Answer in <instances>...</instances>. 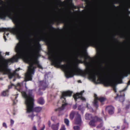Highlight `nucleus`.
<instances>
[{
  "instance_id": "nucleus-1",
  "label": "nucleus",
  "mask_w": 130,
  "mask_h": 130,
  "mask_svg": "<svg viewBox=\"0 0 130 130\" xmlns=\"http://www.w3.org/2000/svg\"><path fill=\"white\" fill-rule=\"evenodd\" d=\"M26 63L29 64L28 67L27 71L25 74V78L22 83H18L16 85L11 84V85L8 86V89L11 88L12 86H14V88L20 92H22V94L23 97L25 99V103L26 106L27 112L35 111L39 112L42 110V108L40 107H36L34 108V96L32 92V90H29L26 92L22 91V86L24 85L26 86V82L28 80H31L32 79V75L34 74L35 70L37 66L39 68L42 69V66L39 64L38 59H25Z\"/></svg>"
},
{
  "instance_id": "nucleus-2",
  "label": "nucleus",
  "mask_w": 130,
  "mask_h": 130,
  "mask_svg": "<svg viewBox=\"0 0 130 130\" xmlns=\"http://www.w3.org/2000/svg\"><path fill=\"white\" fill-rule=\"evenodd\" d=\"M80 59L79 63H83L86 70L82 71L80 73L83 76L87 75L89 78L96 84H98V60L92 58L89 56H86L83 54H78Z\"/></svg>"
},
{
  "instance_id": "nucleus-3",
  "label": "nucleus",
  "mask_w": 130,
  "mask_h": 130,
  "mask_svg": "<svg viewBox=\"0 0 130 130\" xmlns=\"http://www.w3.org/2000/svg\"><path fill=\"white\" fill-rule=\"evenodd\" d=\"M85 41L83 43L84 46L85 48H87L89 45L90 43H92L96 50V55H98V34H92L91 35L86 36L85 38Z\"/></svg>"
},
{
  "instance_id": "nucleus-4",
  "label": "nucleus",
  "mask_w": 130,
  "mask_h": 130,
  "mask_svg": "<svg viewBox=\"0 0 130 130\" xmlns=\"http://www.w3.org/2000/svg\"><path fill=\"white\" fill-rule=\"evenodd\" d=\"M63 70L65 75L67 78L73 77L76 73L77 68L75 65L72 66L69 64L62 65L61 66Z\"/></svg>"
},
{
  "instance_id": "nucleus-5",
  "label": "nucleus",
  "mask_w": 130,
  "mask_h": 130,
  "mask_svg": "<svg viewBox=\"0 0 130 130\" xmlns=\"http://www.w3.org/2000/svg\"><path fill=\"white\" fill-rule=\"evenodd\" d=\"M14 12V9L12 7H10L6 10L3 8L2 9L1 11H0V18L4 19L7 16H11Z\"/></svg>"
},
{
  "instance_id": "nucleus-6",
  "label": "nucleus",
  "mask_w": 130,
  "mask_h": 130,
  "mask_svg": "<svg viewBox=\"0 0 130 130\" xmlns=\"http://www.w3.org/2000/svg\"><path fill=\"white\" fill-rule=\"evenodd\" d=\"M72 93V92L69 91H64L62 92L61 99L62 100L63 102L64 103L63 104L61 107L59 108L58 109L56 110H57L61 111L64 109L65 106L67 104L65 102L66 101L65 98L67 96H71Z\"/></svg>"
},
{
  "instance_id": "nucleus-7",
  "label": "nucleus",
  "mask_w": 130,
  "mask_h": 130,
  "mask_svg": "<svg viewBox=\"0 0 130 130\" xmlns=\"http://www.w3.org/2000/svg\"><path fill=\"white\" fill-rule=\"evenodd\" d=\"M50 59L53 62V64L56 66H59L63 59L61 58L57 57H55L53 55L49 57Z\"/></svg>"
},
{
  "instance_id": "nucleus-8",
  "label": "nucleus",
  "mask_w": 130,
  "mask_h": 130,
  "mask_svg": "<svg viewBox=\"0 0 130 130\" xmlns=\"http://www.w3.org/2000/svg\"><path fill=\"white\" fill-rule=\"evenodd\" d=\"M45 79L43 80L40 82V88L41 89L44 90L49 85L47 79L48 76L47 74H45L44 76Z\"/></svg>"
},
{
  "instance_id": "nucleus-9",
  "label": "nucleus",
  "mask_w": 130,
  "mask_h": 130,
  "mask_svg": "<svg viewBox=\"0 0 130 130\" xmlns=\"http://www.w3.org/2000/svg\"><path fill=\"white\" fill-rule=\"evenodd\" d=\"M101 77V79L103 81L105 85L108 86L112 84V81L107 78V76L105 74H103Z\"/></svg>"
},
{
  "instance_id": "nucleus-10",
  "label": "nucleus",
  "mask_w": 130,
  "mask_h": 130,
  "mask_svg": "<svg viewBox=\"0 0 130 130\" xmlns=\"http://www.w3.org/2000/svg\"><path fill=\"white\" fill-rule=\"evenodd\" d=\"M84 92V91L83 90L81 91L80 93H77L74 95L73 97L76 102L79 99L83 101H85V99L82 96V94Z\"/></svg>"
},
{
  "instance_id": "nucleus-11",
  "label": "nucleus",
  "mask_w": 130,
  "mask_h": 130,
  "mask_svg": "<svg viewBox=\"0 0 130 130\" xmlns=\"http://www.w3.org/2000/svg\"><path fill=\"white\" fill-rule=\"evenodd\" d=\"M75 123L76 124L78 125H80L82 123L80 116L78 113H77L75 117Z\"/></svg>"
},
{
  "instance_id": "nucleus-12",
  "label": "nucleus",
  "mask_w": 130,
  "mask_h": 130,
  "mask_svg": "<svg viewBox=\"0 0 130 130\" xmlns=\"http://www.w3.org/2000/svg\"><path fill=\"white\" fill-rule=\"evenodd\" d=\"M97 121L98 117L97 116L95 117L92 119V120L89 122V124L90 126L94 127L96 125V122Z\"/></svg>"
},
{
  "instance_id": "nucleus-13",
  "label": "nucleus",
  "mask_w": 130,
  "mask_h": 130,
  "mask_svg": "<svg viewBox=\"0 0 130 130\" xmlns=\"http://www.w3.org/2000/svg\"><path fill=\"white\" fill-rule=\"evenodd\" d=\"M106 110L109 113L110 115H112L114 113V108L112 106H109L106 107Z\"/></svg>"
},
{
  "instance_id": "nucleus-14",
  "label": "nucleus",
  "mask_w": 130,
  "mask_h": 130,
  "mask_svg": "<svg viewBox=\"0 0 130 130\" xmlns=\"http://www.w3.org/2000/svg\"><path fill=\"white\" fill-rule=\"evenodd\" d=\"M94 99L93 104L94 107L97 108L98 107V97L97 95L96 94H94Z\"/></svg>"
},
{
  "instance_id": "nucleus-15",
  "label": "nucleus",
  "mask_w": 130,
  "mask_h": 130,
  "mask_svg": "<svg viewBox=\"0 0 130 130\" xmlns=\"http://www.w3.org/2000/svg\"><path fill=\"white\" fill-rule=\"evenodd\" d=\"M99 27H98V81L100 80L101 79V77L99 74Z\"/></svg>"
},
{
  "instance_id": "nucleus-16",
  "label": "nucleus",
  "mask_w": 130,
  "mask_h": 130,
  "mask_svg": "<svg viewBox=\"0 0 130 130\" xmlns=\"http://www.w3.org/2000/svg\"><path fill=\"white\" fill-rule=\"evenodd\" d=\"M91 9L92 10H94L96 8V10H97L98 8V5L97 2H96V4L95 5V3L93 2L92 3V4L91 5Z\"/></svg>"
},
{
  "instance_id": "nucleus-17",
  "label": "nucleus",
  "mask_w": 130,
  "mask_h": 130,
  "mask_svg": "<svg viewBox=\"0 0 130 130\" xmlns=\"http://www.w3.org/2000/svg\"><path fill=\"white\" fill-rule=\"evenodd\" d=\"M39 34L40 36V40L43 41L46 40V37L45 36V33H43L44 35H42L40 32L39 33Z\"/></svg>"
},
{
  "instance_id": "nucleus-18",
  "label": "nucleus",
  "mask_w": 130,
  "mask_h": 130,
  "mask_svg": "<svg viewBox=\"0 0 130 130\" xmlns=\"http://www.w3.org/2000/svg\"><path fill=\"white\" fill-rule=\"evenodd\" d=\"M59 125V123H57L56 124H53L51 126V128L53 130H58Z\"/></svg>"
},
{
  "instance_id": "nucleus-19",
  "label": "nucleus",
  "mask_w": 130,
  "mask_h": 130,
  "mask_svg": "<svg viewBox=\"0 0 130 130\" xmlns=\"http://www.w3.org/2000/svg\"><path fill=\"white\" fill-rule=\"evenodd\" d=\"M98 124H99L98 127H101L103 125V121L102 119L101 118H98Z\"/></svg>"
},
{
  "instance_id": "nucleus-20",
  "label": "nucleus",
  "mask_w": 130,
  "mask_h": 130,
  "mask_svg": "<svg viewBox=\"0 0 130 130\" xmlns=\"http://www.w3.org/2000/svg\"><path fill=\"white\" fill-rule=\"evenodd\" d=\"M85 118L86 120H90L92 118V116L91 114H86L85 116Z\"/></svg>"
},
{
  "instance_id": "nucleus-21",
  "label": "nucleus",
  "mask_w": 130,
  "mask_h": 130,
  "mask_svg": "<svg viewBox=\"0 0 130 130\" xmlns=\"http://www.w3.org/2000/svg\"><path fill=\"white\" fill-rule=\"evenodd\" d=\"M99 100L100 102L103 104V103L106 100V99L105 97H101L99 99L98 98V100Z\"/></svg>"
},
{
  "instance_id": "nucleus-22",
  "label": "nucleus",
  "mask_w": 130,
  "mask_h": 130,
  "mask_svg": "<svg viewBox=\"0 0 130 130\" xmlns=\"http://www.w3.org/2000/svg\"><path fill=\"white\" fill-rule=\"evenodd\" d=\"M8 90H7L6 91H3L1 93V95L3 96H7L8 95Z\"/></svg>"
},
{
  "instance_id": "nucleus-23",
  "label": "nucleus",
  "mask_w": 130,
  "mask_h": 130,
  "mask_svg": "<svg viewBox=\"0 0 130 130\" xmlns=\"http://www.w3.org/2000/svg\"><path fill=\"white\" fill-rule=\"evenodd\" d=\"M18 94H17L15 95H14L12 97L13 98H14V99L13 100V105H15L17 102V100H16V99L18 97Z\"/></svg>"
},
{
  "instance_id": "nucleus-24",
  "label": "nucleus",
  "mask_w": 130,
  "mask_h": 130,
  "mask_svg": "<svg viewBox=\"0 0 130 130\" xmlns=\"http://www.w3.org/2000/svg\"><path fill=\"white\" fill-rule=\"evenodd\" d=\"M38 102L40 104L42 105L44 103V101L43 99L42 98H40L38 100Z\"/></svg>"
},
{
  "instance_id": "nucleus-25",
  "label": "nucleus",
  "mask_w": 130,
  "mask_h": 130,
  "mask_svg": "<svg viewBox=\"0 0 130 130\" xmlns=\"http://www.w3.org/2000/svg\"><path fill=\"white\" fill-rule=\"evenodd\" d=\"M116 98V99L118 98L119 101L121 102H123L124 100V97L122 96L121 95L120 96V97H118V95L117 97Z\"/></svg>"
},
{
  "instance_id": "nucleus-26",
  "label": "nucleus",
  "mask_w": 130,
  "mask_h": 130,
  "mask_svg": "<svg viewBox=\"0 0 130 130\" xmlns=\"http://www.w3.org/2000/svg\"><path fill=\"white\" fill-rule=\"evenodd\" d=\"M18 17L16 16L13 17V20L15 23H17L18 21Z\"/></svg>"
},
{
  "instance_id": "nucleus-27",
  "label": "nucleus",
  "mask_w": 130,
  "mask_h": 130,
  "mask_svg": "<svg viewBox=\"0 0 130 130\" xmlns=\"http://www.w3.org/2000/svg\"><path fill=\"white\" fill-rule=\"evenodd\" d=\"M75 112L74 111H72L70 115V119L72 120L74 118V116Z\"/></svg>"
},
{
  "instance_id": "nucleus-28",
  "label": "nucleus",
  "mask_w": 130,
  "mask_h": 130,
  "mask_svg": "<svg viewBox=\"0 0 130 130\" xmlns=\"http://www.w3.org/2000/svg\"><path fill=\"white\" fill-rule=\"evenodd\" d=\"M69 121L67 119H64V122L67 126L69 125Z\"/></svg>"
},
{
  "instance_id": "nucleus-29",
  "label": "nucleus",
  "mask_w": 130,
  "mask_h": 130,
  "mask_svg": "<svg viewBox=\"0 0 130 130\" xmlns=\"http://www.w3.org/2000/svg\"><path fill=\"white\" fill-rule=\"evenodd\" d=\"M74 130H80V127L77 126H74L73 127Z\"/></svg>"
},
{
  "instance_id": "nucleus-30",
  "label": "nucleus",
  "mask_w": 130,
  "mask_h": 130,
  "mask_svg": "<svg viewBox=\"0 0 130 130\" xmlns=\"http://www.w3.org/2000/svg\"><path fill=\"white\" fill-rule=\"evenodd\" d=\"M116 76L117 79H119L121 77V74H117L116 75Z\"/></svg>"
},
{
  "instance_id": "nucleus-31",
  "label": "nucleus",
  "mask_w": 130,
  "mask_h": 130,
  "mask_svg": "<svg viewBox=\"0 0 130 130\" xmlns=\"http://www.w3.org/2000/svg\"><path fill=\"white\" fill-rule=\"evenodd\" d=\"M58 18L59 20H60L62 23L65 22V20L63 18H62L60 17H58Z\"/></svg>"
},
{
  "instance_id": "nucleus-32",
  "label": "nucleus",
  "mask_w": 130,
  "mask_h": 130,
  "mask_svg": "<svg viewBox=\"0 0 130 130\" xmlns=\"http://www.w3.org/2000/svg\"><path fill=\"white\" fill-rule=\"evenodd\" d=\"M35 116V115H34L33 113H32L31 115H29L28 117L30 118H31V120L32 121L33 120V118Z\"/></svg>"
},
{
  "instance_id": "nucleus-33",
  "label": "nucleus",
  "mask_w": 130,
  "mask_h": 130,
  "mask_svg": "<svg viewBox=\"0 0 130 130\" xmlns=\"http://www.w3.org/2000/svg\"><path fill=\"white\" fill-rule=\"evenodd\" d=\"M66 128L64 125H62L61 128L60 130H66Z\"/></svg>"
},
{
  "instance_id": "nucleus-34",
  "label": "nucleus",
  "mask_w": 130,
  "mask_h": 130,
  "mask_svg": "<svg viewBox=\"0 0 130 130\" xmlns=\"http://www.w3.org/2000/svg\"><path fill=\"white\" fill-rule=\"evenodd\" d=\"M3 126L5 128H7V127L6 123L5 122H3L2 124Z\"/></svg>"
},
{
  "instance_id": "nucleus-35",
  "label": "nucleus",
  "mask_w": 130,
  "mask_h": 130,
  "mask_svg": "<svg viewBox=\"0 0 130 130\" xmlns=\"http://www.w3.org/2000/svg\"><path fill=\"white\" fill-rule=\"evenodd\" d=\"M10 125L11 127H12L14 124V121L13 120H12V119H10Z\"/></svg>"
},
{
  "instance_id": "nucleus-36",
  "label": "nucleus",
  "mask_w": 130,
  "mask_h": 130,
  "mask_svg": "<svg viewBox=\"0 0 130 130\" xmlns=\"http://www.w3.org/2000/svg\"><path fill=\"white\" fill-rule=\"evenodd\" d=\"M32 130H37L36 127L35 125L33 126L32 127Z\"/></svg>"
},
{
  "instance_id": "nucleus-37",
  "label": "nucleus",
  "mask_w": 130,
  "mask_h": 130,
  "mask_svg": "<svg viewBox=\"0 0 130 130\" xmlns=\"http://www.w3.org/2000/svg\"><path fill=\"white\" fill-rule=\"evenodd\" d=\"M77 107V106L76 105V104L75 105L73 106V109H75Z\"/></svg>"
},
{
  "instance_id": "nucleus-38",
  "label": "nucleus",
  "mask_w": 130,
  "mask_h": 130,
  "mask_svg": "<svg viewBox=\"0 0 130 130\" xmlns=\"http://www.w3.org/2000/svg\"><path fill=\"white\" fill-rule=\"evenodd\" d=\"M82 106L81 105H79L78 106V109L79 110H81V109H82Z\"/></svg>"
},
{
  "instance_id": "nucleus-39",
  "label": "nucleus",
  "mask_w": 130,
  "mask_h": 130,
  "mask_svg": "<svg viewBox=\"0 0 130 130\" xmlns=\"http://www.w3.org/2000/svg\"><path fill=\"white\" fill-rule=\"evenodd\" d=\"M127 74H130V69H128L126 72Z\"/></svg>"
},
{
  "instance_id": "nucleus-40",
  "label": "nucleus",
  "mask_w": 130,
  "mask_h": 130,
  "mask_svg": "<svg viewBox=\"0 0 130 130\" xmlns=\"http://www.w3.org/2000/svg\"><path fill=\"white\" fill-rule=\"evenodd\" d=\"M113 90L114 91L116 92V87L115 86H114L113 87Z\"/></svg>"
},
{
  "instance_id": "nucleus-41",
  "label": "nucleus",
  "mask_w": 130,
  "mask_h": 130,
  "mask_svg": "<svg viewBox=\"0 0 130 130\" xmlns=\"http://www.w3.org/2000/svg\"><path fill=\"white\" fill-rule=\"evenodd\" d=\"M45 128V126L44 125H43V127L40 130H44V129Z\"/></svg>"
},
{
  "instance_id": "nucleus-42",
  "label": "nucleus",
  "mask_w": 130,
  "mask_h": 130,
  "mask_svg": "<svg viewBox=\"0 0 130 130\" xmlns=\"http://www.w3.org/2000/svg\"><path fill=\"white\" fill-rule=\"evenodd\" d=\"M48 124L49 126L50 127V125L51 124V122L50 121H48Z\"/></svg>"
},
{
  "instance_id": "nucleus-43",
  "label": "nucleus",
  "mask_w": 130,
  "mask_h": 130,
  "mask_svg": "<svg viewBox=\"0 0 130 130\" xmlns=\"http://www.w3.org/2000/svg\"><path fill=\"white\" fill-rule=\"evenodd\" d=\"M125 127L124 126H123L122 127L121 129V130H123L125 128Z\"/></svg>"
},
{
  "instance_id": "nucleus-44",
  "label": "nucleus",
  "mask_w": 130,
  "mask_h": 130,
  "mask_svg": "<svg viewBox=\"0 0 130 130\" xmlns=\"http://www.w3.org/2000/svg\"><path fill=\"white\" fill-rule=\"evenodd\" d=\"M37 44L38 45V48H40V44L39 43H37Z\"/></svg>"
},
{
  "instance_id": "nucleus-45",
  "label": "nucleus",
  "mask_w": 130,
  "mask_h": 130,
  "mask_svg": "<svg viewBox=\"0 0 130 130\" xmlns=\"http://www.w3.org/2000/svg\"><path fill=\"white\" fill-rule=\"evenodd\" d=\"M127 87H126L122 91H124L125 90L127 89Z\"/></svg>"
},
{
  "instance_id": "nucleus-46",
  "label": "nucleus",
  "mask_w": 130,
  "mask_h": 130,
  "mask_svg": "<svg viewBox=\"0 0 130 130\" xmlns=\"http://www.w3.org/2000/svg\"><path fill=\"white\" fill-rule=\"evenodd\" d=\"M9 52H6V55H9Z\"/></svg>"
},
{
  "instance_id": "nucleus-47",
  "label": "nucleus",
  "mask_w": 130,
  "mask_h": 130,
  "mask_svg": "<svg viewBox=\"0 0 130 130\" xmlns=\"http://www.w3.org/2000/svg\"><path fill=\"white\" fill-rule=\"evenodd\" d=\"M130 85V80L129 81L128 83V85Z\"/></svg>"
},
{
  "instance_id": "nucleus-48",
  "label": "nucleus",
  "mask_w": 130,
  "mask_h": 130,
  "mask_svg": "<svg viewBox=\"0 0 130 130\" xmlns=\"http://www.w3.org/2000/svg\"><path fill=\"white\" fill-rule=\"evenodd\" d=\"M120 126H117V128L118 129H119L120 128Z\"/></svg>"
},
{
  "instance_id": "nucleus-49",
  "label": "nucleus",
  "mask_w": 130,
  "mask_h": 130,
  "mask_svg": "<svg viewBox=\"0 0 130 130\" xmlns=\"http://www.w3.org/2000/svg\"><path fill=\"white\" fill-rule=\"evenodd\" d=\"M2 78H0V80H2Z\"/></svg>"
},
{
  "instance_id": "nucleus-50",
  "label": "nucleus",
  "mask_w": 130,
  "mask_h": 130,
  "mask_svg": "<svg viewBox=\"0 0 130 130\" xmlns=\"http://www.w3.org/2000/svg\"><path fill=\"white\" fill-rule=\"evenodd\" d=\"M105 129V128H103V130H104Z\"/></svg>"
},
{
  "instance_id": "nucleus-51",
  "label": "nucleus",
  "mask_w": 130,
  "mask_h": 130,
  "mask_svg": "<svg viewBox=\"0 0 130 130\" xmlns=\"http://www.w3.org/2000/svg\"><path fill=\"white\" fill-rule=\"evenodd\" d=\"M13 115H15V113H13Z\"/></svg>"
},
{
  "instance_id": "nucleus-52",
  "label": "nucleus",
  "mask_w": 130,
  "mask_h": 130,
  "mask_svg": "<svg viewBox=\"0 0 130 130\" xmlns=\"http://www.w3.org/2000/svg\"><path fill=\"white\" fill-rule=\"evenodd\" d=\"M87 107L88 108H88V105H87Z\"/></svg>"
},
{
  "instance_id": "nucleus-53",
  "label": "nucleus",
  "mask_w": 130,
  "mask_h": 130,
  "mask_svg": "<svg viewBox=\"0 0 130 130\" xmlns=\"http://www.w3.org/2000/svg\"><path fill=\"white\" fill-rule=\"evenodd\" d=\"M12 130H14L13 128H12Z\"/></svg>"
},
{
  "instance_id": "nucleus-54",
  "label": "nucleus",
  "mask_w": 130,
  "mask_h": 130,
  "mask_svg": "<svg viewBox=\"0 0 130 130\" xmlns=\"http://www.w3.org/2000/svg\"><path fill=\"white\" fill-rule=\"evenodd\" d=\"M76 58H77V59H77L78 58V57H77V56Z\"/></svg>"
},
{
  "instance_id": "nucleus-55",
  "label": "nucleus",
  "mask_w": 130,
  "mask_h": 130,
  "mask_svg": "<svg viewBox=\"0 0 130 130\" xmlns=\"http://www.w3.org/2000/svg\"><path fill=\"white\" fill-rule=\"evenodd\" d=\"M70 1L71 2L72 1V0H70Z\"/></svg>"
}]
</instances>
